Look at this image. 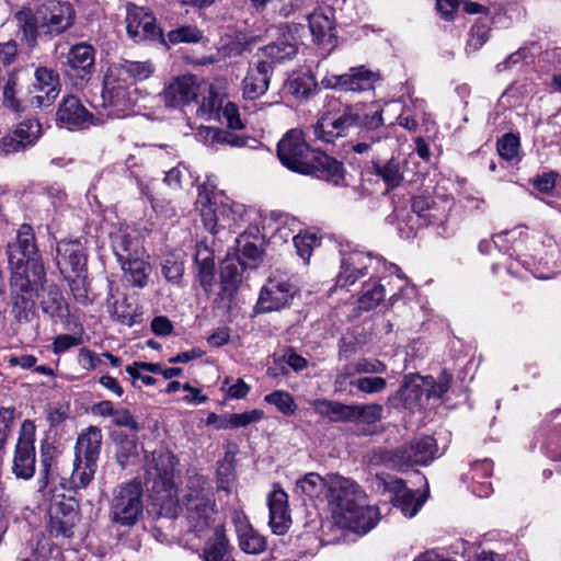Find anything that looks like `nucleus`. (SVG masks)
Masks as SVG:
<instances>
[{
	"label": "nucleus",
	"mask_w": 561,
	"mask_h": 561,
	"mask_svg": "<svg viewBox=\"0 0 561 561\" xmlns=\"http://www.w3.org/2000/svg\"><path fill=\"white\" fill-rule=\"evenodd\" d=\"M277 157L283 165L295 172L314 174L335 186L346 184L343 164L322 151L311 149L300 129H290L283 136L277 146Z\"/></svg>",
	"instance_id": "obj_1"
},
{
	"label": "nucleus",
	"mask_w": 561,
	"mask_h": 561,
	"mask_svg": "<svg viewBox=\"0 0 561 561\" xmlns=\"http://www.w3.org/2000/svg\"><path fill=\"white\" fill-rule=\"evenodd\" d=\"M182 504L185 507L187 533L195 534L198 538L205 537L211 530L216 504L211 488L203 476L188 479Z\"/></svg>",
	"instance_id": "obj_2"
},
{
	"label": "nucleus",
	"mask_w": 561,
	"mask_h": 561,
	"mask_svg": "<svg viewBox=\"0 0 561 561\" xmlns=\"http://www.w3.org/2000/svg\"><path fill=\"white\" fill-rule=\"evenodd\" d=\"M154 66L151 61L124 60L113 64L103 82L102 98L112 106L126 108L130 104V87L136 81L151 77Z\"/></svg>",
	"instance_id": "obj_3"
},
{
	"label": "nucleus",
	"mask_w": 561,
	"mask_h": 561,
	"mask_svg": "<svg viewBox=\"0 0 561 561\" xmlns=\"http://www.w3.org/2000/svg\"><path fill=\"white\" fill-rule=\"evenodd\" d=\"M112 250L121 263L124 277L135 287L144 288L148 284L150 265L142 259V248L128 226H119L110 232Z\"/></svg>",
	"instance_id": "obj_4"
},
{
	"label": "nucleus",
	"mask_w": 561,
	"mask_h": 561,
	"mask_svg": "<svg viewBox=\"0 0 561 561\" xmlns=\"http://www.w3.org/2000/svg\"><path fill=\"white\" fill-rule=\"evenodd\" d=\"M76 19L77 12L70 2L46 0L35 9L27 28L32 39L36 36L53 38L69 31L75 25Z\"/></svg>",
	"instance_id": "obj_5"
},
{
	"label": "nucleus",
	"mask_w": 561,
	"mask_h": 561,
	"mask_svg": "<svg viewBox=\"0 0 561 561\" xmlns=\"http://www.w3.org/2000/svg\"><path fill=\"white\" fill-rule=\"evenodd\" d=\"M7 254L11 275L20 273L22 276L45 277V268L30 225L24 224L19 228L15 240L8 244Z\"/></svg>",
	"instance_id": "obj_6"
},
{
	"label": "nucleus",
	"mask_w": 561,
	"mask_h": 561,
	"mask_svg": "<svg viewBox=\"0 0 561 561\" xmlns=\"http://www.w3.org/2000/svg\"><path fill=\"white\" fill-rule=\"evenodd\" d=\"M45 277L11 275L10 301L11 313L16 322L28 323L35 316V297L38 290L44 289Z\"/></svg>",
	"instance_id": "obj_7"
},
{
	"label": "nucleus",
	"mask_w": 561,
	"mask_h": 561,
	"mask_svg": "<svg viewBox=\"0 0 561 561\" xmlns=\"http://www.w3.org/2000/svg\"><path fill=\"white\" fill-rule=\"evenodd\" d=\"M142 489L139 482L118 486L111 504V518L122 526H133L142 514Z\"/></svg>",
	"instance_id": "obj_8"
},
{
	"label": "nucleus",
	"mask_w": 561,
	"mask_h": 561,
	"mask_svg": "<svg viewBox=\"0 0 561 561\" xmlns=\"http://www.w3.org/2000/svg\"><path fill=\"white\" fill-rule=\"evenodd\" d=\"M34 433L33 422L24 421L15 446L12 466V471L18 479L30 480L35 473Z\"/></svg>",
	"instance_id": "obj_9"
},
{
	"label": "nucleus",
	"mask_w": 561,
	"mask_h": 561,
	"mask_svg": "<svg viewBox=\"0 0 561 561\" xmlns=\"http://www.w3.org/2000/svg\"><path fill=\"white\" fill-rule=\"evenodd\" d=\"M380 257H373L369 253L353 251L344 254L341 260V272L337 276V284L342 287L353 285L359 277H363L371 270L374 274L380 273Z\"/></svg>",
	"instance_id": "obj_10"
},
{
	"label": "nucleus",
	"mask_w": 561,
	"mask_h": 561,
	"mask_svg": "<svg viewBox=\"0 0 561 561\" xmlns=\"http://www.w3.org/2000/svg\"><path fill=\"white\" fill-rule=\"evenodd\" d=\"M126 28L128 35L136 42L149 39L158 41L167 45L163 33L156 23V18L146 8L137 5L128 7Z\"/></svg>",
	"instance_id": "obj_11"
},
{
	"label": "nucleus",
	"mask_w": 561,
	"mask_h": 561,
	"mask_svg": "<svg viewBox=\"0 0 561 561\" xmlns=\"http://www.w3.org/2000/svg\"><path fill=\"white\" fill-rule=\"evenodd\" d=\"M378 76L365 67L351 68L344 75H327L322 78L321 84L327 89H337L341 91L360 92L374 88Z\"/></svg>",
	"instance_id": "obj_12"
},
{
	"label": "nucleus",
	"mask_w": 561,
	"mask_h": 561,
	"mask_svg": "<svg viewBox=\"0 0 561 561\" xmlns=\"http://www.w3.org/2000/svg\"><path fill=\"white\" fill-rule=\"evenodd\" d=\"M376 483L378 488H383L393 494L394 506L407 517L415 516L425 502L424 496L415 497L414 492L408 489L401 479L390 476H377Z\"/></svg>",
	"instance_id": "obj_13"
},
{
	"label": "nucleus",
	"mask_w": 561,
	"mask_h": 561,
	"mask_svg": "<svg viewBox=\"0 0 561 561\" xmlns=\"http://www.w3.org/2000/svg\"><path fill=\"white\" fill-rule=\"evenodd\" d=\"M57 124L66 129L76 130L94 125V116L75 95L64 96L56 112Z\"/></svg>",
	"instance_id": "obj_14"
},
{
	"label": "nucleus",
	"mask_w": 561,
	"mask_h": 561,
	"mask_svg": "<svg viewBox=\"0 0 561 561\" xmlns=\"http://www.w3.org/2000/svg\"><path fill=\"white\" fill-rule=\"evenodd\" d=\"M360 493L355 482L340 476L329 477V488L325 501L332 507L335 519L344 513L345 508L358 502Z\"/></svg>",
	"instance_id": "obj_15"
},
{
	"label": "nucleus",
	"mask_w": 561,
	"mask_h": 561,
	"mask_svg": "<svg viewBox=\"0 0 561 561\" xmlns=\"http://www.w3.org/2000/svg\"><path fill=\"white\" fill-rule=\"evenodd\" d=\"M41 135V123L35 118H26L0 139V154H10L33 146Z\"/></svg>",
	"instance_id": "obj_16"
},
{
	"label": "nucleus",
	"mask_w": 561,
	"mask_h": 561,
	"mask_svg": "<svg viewBox=\"0 0 561 561\" xmlns=\"http://www.w3.org/2000/svg\"><path fill=\"white\" fill-rule=\"evenodd\" d=\"M294 294L295 286L289 280L270 277L260 293L257 308L262 312L279 310L288 306Z\"/></svg>",
	"instance_id": "obj_17"
},
{
	"label": "nucleus",
	"mask_w": 561,
	"mask_h": 561,
	"mask_svg": "<svg viewBox=\"0 0 561 561\" xmlns=\"http://www.w3.org/2000/svg\"><path fill=\"white\" fill-rule=\"evenodd\" d=\"M59 93L58 76L50 69L38 68L35 71V81L27 94L31 107L49 106Z\"/></svg>",
	"instance_id": "obj_18"
},
{
	"label": "nucleus",
	"mask_w": 561,
	"mask_h": 561,
	"mask_svg": "<svg viewBox=\"0 0 561 561\" xmlns=\"http://www.w3.org/2000/svg\"><path fill=\"white\" fill-rule=\"evenodd\" d=\"M199 92L198 79L185 75L173 79L162 91L161 98L168 107H182L197 99Z\"/></svg>",
	"instance_id": "obj_19"
},
{
	"label": "nucleus",
	"mask_w": 561,
	"mask_h": 561,
	"mask_svg": "<svg viewBox=\"0 0 561 561\" xmlns=\"http://www.w3.org/2000/svg\"><path fill=\"white\" fill-rule=\"evenodd\" d=\"M436 453L437 445L433 437H417L394 451V461L398 465H427Z\"/></svg>",
	"instance_id": "obj_20"
},
{
	"label": "nucleus",
	"mask_w": 561,
	"mask_h": 561,
	"mask_svg": "<svg viewBox=\"0 0 561 561\" xmlns=\"http://www.w3.org/2000/svg\"><path fill=\"white\" fill-rule=\"evenodd\" d=\"M94 61L95 49L93 46L87 43L76 44L67 54L65 72L70 78L85 80L94 69Z\"/></svg>",
	"instance_id": "obj_21"
},
{
	"label": "nucleus",
	"mask_w": 561,
	"mask_h": 561,
	"mask_svg": "<svg viewBox=\"0 0 561 561\" xmlns=\"http://www.w3.org/2000/svg\"><path fill=\"white\" fill-rule=\"evenodd\" d=\"M378 520V511L374 506L354 503L336 518V523L357 534H366L375 527Z\"/></svg>",
	"instance_id": "obj_22"
},
{
	"label": "nucleus",
	"mask_w": 561,
	"mask_h": 561,
	"mask_svg": "<svg viewBox=\"0 0 561 561\" xmlns=\"http://www.w3.org/2000/svg\"><path fill=\"white\" fill-rule=\"evenodd\" d=\"M270 526L274 534H285L291 524L288 510V496L282 489L274 490L268 496Z\"/></svg>",
	"instance_id": "obj_23"
},
{
	"label": "nucleus",
	"mask_w": 561,
	"mask_h": 561,
	"mask_svg": "<svg viewBox=\"0 0 561 561\" xmlns=\"http://www.w3.org/2000/svg\"><path fill=\"white\" fill-rule=\"evenodd\" d=\"M102 431L100 427L91 425L82 431L75 445V458L84 462L98 465L102 447Z\"/></svg>",
	"instance_id": "obj_24"
},
{
	"label": "nucleus",
	"mask_w": 561,
	"mask_h": 561,
	"mask_svg": "<svg viewBox=\"0 0 561 561\" xmlns=\"http://www.w3.org/2000/svg\"><path fill=\"white\" fill-rule=\"evenodd\" d=\"M57 265L62 274H79L85 265V255L79 241L62 240L57 244Z\"/></svg>",
	"instance_id": "obj_25"
},
{
	"label": "nucleus",
	"mask_w": 561,
	"mask_h": 561,
	"mask_svg": "<svg viewBox=\"0 0 561 561\" xmlns=\"http://www.w3.org/2000/svg\"><path fill=\"white\" fill-rule=\"evenodd\" d=\"M353 119L347 117L346 111L339 117L325 114L313 126L314 137L323 142H333L352 126Z\"/></svg>",
	"instance_id": "obj_26"
},
{
	"label": "nucleus",
	"mask_w": 561,
	"mask_h": 561,
	"mask_svg": "<svg viewBox=\"0 0 561 561\" xmlns=\"http://www.w3.org/2000/svg\"><path fill=\"white\" fill-rule=\"evenodd\" d=\"M272 71L267 62H257L256 67L250 69L242 81L243 96L255 100L262 96L268 89Z\"/></svg>",
	"instance_id": "obj_27"
},
{
	"label": "nucleus",
	"mask_w": 561,
	"mask_h": 561,
	"mask_svg": "<svg viewBox=\"0 0 561 561\" xmlns=\"http://www.w3.org/2000/svg\"><path fill=\"white\" fill-rule=\"evenodd\" d=\"M231 550L224 527L217 526L205 543L202 558L203 561H233Z\"/></svg>",
	"instance_id": "obj_28"
},
{
	"label": "nucleus",
	"mask_w": 561,
	"mask_h": 561,
	"mask_svg": "<svg viewBox=\"0 0 561 561\" xmlns=\"http://www.w3.org/2000/svg\"><path fill=\"white\" fill-rule=\"evenodd\" d=\"M316 413L335 423H352V404H344L328 399H317L309 402Z\"/></svg>",
	"instance_id": "obj_29"
},
{
	"label": "nucleus",
	"mask_w": 561,
	"mask_h": 561,
	"mask_svg": "<svg viewBox=\"0 0 561 561\" xmlns=\"http://www.w3.org/2000/svg\"><path fill=\"white\" fill-rule=\"evenodd\" d=\"M407 162L400 158H390L385 162L374 163V173L382 180L387 190H393L398 187L404 174Z\"/></svg>",
	"instance_id": "obj_30"
},
{
	"label": "nucleus",
	"mask_w": 561,
	"mask_h": 561,
	"mask_svg": "<svg viewBox=\"0 0 561 561\" xmlns=\"http://www.w3.org/2000/svg\"><path fill=\"white\" fill-rule=\"evenodd\" d=\"M297 54L296 43H291L284 38L275 43H271L261 49V60L259 62H267L270 70L273 71L275 64H280L291 59Z\"/></svg>",
	"instance_id": "obj_31"
},
{
	"label": "nucleus",
	"mask_w": 561,
	"mask_h": 561,
	"mask_svg": "<svg viewBox=\"0 0 561 561\" xmlns=\"http://www.w3.org/2000/svg\"><path fill=\"white\" fill-rule=\"evenodd\" d=\"M305 18L308 20L310 32L317 42L322 41L333 27V13L329 7L314 9L311 13H306Z\"/></svg>",
	"instance_id": "obj_32"
},
{
	"label": "nucleus",
	"mask_w": 561,
	"mask_h": 561,
	"mask_svg": "<svg viewBox=\"0 0 561 561\" xmlns=\"http://www.w3.org/2000/svg\"><path fill=\"white\" fill-rule=\"evenodd\" d=\"M329 488V478L324 479L316 472L307 473L296 482V490L309 499L325 500Z\"/></svg>",
	"instance_id": "obj_33"
},
{
	"label": "nucleus",
	"mask_w": 561,
	"mask_h": 561,
	"mask_svg": "<svg viewBox=\"0 0 561 561\" xmlns=\"http://www.w3.org/2000/svg\"><path fill=\"white\" fill-rule=\"evenodd\" d=\"M347 117L354 118L352 126L357 125L367 130H375L383 124L382 112L359 106L346 108Z\"/></svg>",
	"instance_id": "obj_34"
},
{
	"label": "nucleus",
	"mask_w": 561,
	"mask_h": 561,
	"mask_svg": "<svg viewBox=\"0 0 561 561\" xmlns=\"http://www.w3.org/2000/svg\"><path fill=\"white\" fill-rule=\"evenodd\" d=\"M106 306L111 317L114 318L116 321L128 327H131L135 323V319L137 316L136 311L131 307V305L127 302V299L125 297L122 298V300H118L115 299L112 293H110Z\"/></svg>",
	"instance_id": "obj_35"
},
{
	"label": "nucleus",
	"mask_w": 561,
	"mask_h": 561,
	"mask_svg": "<svg viewBox=\"0 0 561 561\" xmlns=\"http://www.w3.org/2000/svg\"><path fill=\"white\" fill-rule=\"evenodd\" d=\"M98 465L93 462H84L81 459H73V469L70 477V488L83 489L90 484L96 472Z\"/></svg>",
	"instance_id": "obj_36"
},
{
	"label": "nucleus",
	"mask_w": 561,
	"mask_h": 561,
	"mask_svg": "<svg viewBox=\"0 0 561 561\" xmlns=\"http://www.w3.org/2000/svg\"><path fill=\"white\" fill-rule=\"evenodd\" d=\"M383 407L379 403L352 404V423L375 424L382 419Z\"/></svg>",
	"instance_id": "obj_37"
},
{
	"label": "nucleus",
	"mask_w": 561,
	"mask_h": 561,
	"mask_svg": "<svg viewBox=\"0 0 561 561\" xmlns=\"http://www.w3.org/2000/svg\"><path fill=\"white\" fill-rule=\"evenodd\" d=\"M240 549L249 554H259L265 551L266 540L253 527L237 534Z\"/></svg>",
	"instance_id": "obj_38"
},
{
	"label": "nucleus",
	"mask_w": 561,
	"mask_h": 561,
	"mask_svg": "<svg viewBox=\"0 0 561 561\" xmlns=\"http://www.w3.org/2000/svg\"><path fill=\"white\" fill-rule=\"evenodd\" d=\"M64 304L65 299L58 286L48 285L46 288V297L41 300L43 312L50 317H60Z\"/></svg>",
	"instance_id": "obj_39"
},
{
	"label": "nucleus",
	"mask_w": 561,
	"mask_h": 561,
	"mask_svg": "<svg viewBox=\"0 0 561 561\" xmlns=\"http://www.w3.org/2000/svg\"><path fill=\"white\" fill-rule=\"evenodd\" d=\"M385 288L377 283H368L363 287V293L358 299V308L363 311H369L383 300Z\"/></svg>",
	"instance_id": "obj_40"
},
{
	"label": "nucleus",
	"mask_w": 561,
	"mask_h": 561,
	"mask_svg": "<svg viewBox=\"0 0 561 561\" xmlns=\"http://www.w3.org/2000/svg\"><path fill=\"white\" fill-rule=\"evenodd\" d=\"M20 93L16 81L10 78L3 88L4 105L15 112L24 111L30 104L27 103V95L19 96Z\"/></svg>",
	"instance_id": "obj_41"
},
{
	"label": "nucleus",
	"mask_w": 561,
	"mask_h": 561,
	"mask_svg": "<svg viewBox=\"0 0 561 561\" xmlns=\"http://www.w3.org/2000/svg\"><path fill=\"white\" fill-rule=\"evenodd\" d=\"M453 376L442 371L436 380L432 376L424 377L423 385L427 388V398L440 399L449 389Z\"/></svg>",
	"instance_id": "obj_42"
},
{
	"label": "nucleus",
	"mask_w": 561,
	"mask_h": 561,
	"mask_svg": "<svg viewBox=\"0 0 561 561\" xmlns=\"http://www.w3.org/2000/svg\"><path fill=\"white\" fill-rule=\"evenodd\" d=\"M451 204L449 201H438L434 204V207L428 210L427 215L423 218L428 225H437L443 228L442 234L445 237L449 236L446 227L444 226L448 219Z\"/></svg>",
	"instance_id": "obj_43"
},
{
	"label": "nucleus",
	"mask_w": 561,
	"mask_h": 561,
	"mask_svg": "<svg viewBox=\"0 0 561 561\" xmlns=\"http://www.w3.org/2000/svg\"><path fill=\"white\" fill-rule=\"evenodd\" d=\"M317 88V82L312 75L300 73L289 81L290 92L298 99L308 98Z\"/></svg>",
	"instance_id": "obj_44"
},
{
	"label": "nucleus",
	"mask_w": 561,
	"mask_h": 561,
	"mask_svg": "<svg viewBox=\"0 0 561 561\" xmlns=\"http://www.w3.org/2000/svg\"><path fill=\"white\" fill-rule=\"evenodd\" d=\"M294 245L297 254L308 263L313 249L320 247L321 241L314 233H298L294 237Z\"/></svg>",
	"instance_id": "obj_45"
},
{
	"label": "nucleus",
	"mask_w": 561,
	"mask_h": 561,
	"mask_svg": "<svg viewBox=\"0 0 561 561\" xmlns=\"http://www.w3.org/2000/svg\"><path fill=\"white\" fill-rule=\"evenodd\" d=\"M203 38V32L196 26L183 25L178 28L171 30L168 33V41L170 44L176 45L180 43H197Z\"/></svg>",
	"instance_id": "obj_46"
},
{
	"label": "nucleus",
	"mask_w": 561,
	"mask_h": 561,
	"mask_svg": "<svg viewBox=\"0 0 561 561\" xmlns=\"http://www.w3.org/2000/svg\"><path fill=\"white\" fill-rule=\"evenodd\" d=\"M156 461V471L157 476L164 482L168 483L175 470L178 465L176 457L170 451H162L157 457H154Z\"/></svg>",
	"instance_id": "obj_47"
},
{
	"label": "nucleus",
	"mask_w": 561,
	"mask_h": 561,
	"mask_svg": "<svg viewBox=\"0 0 561 561\" xmlns=\"http://www.w3.org/2000/svg\"><path fill=\"white\" fill-rule=\"evenodd\" d=\"M424 377L409 374L403 378V382L399 389V394L404 402L417 400L422 394V383Z\"/></svg>",
	"instance_id": "obj_48"
},
{
	"label": "nucleus",
	"mask_w": 561,
	"mask_h": 561,
	"mask_svg": "<svg viewBox=\"0 0 561 561\" xmlns=\"http://www.w3.org/2000/svg\"><path fill=\"white\" fill-rule=\"evenodd\" d=\"M350 385L366 394L382 392L387 388V380L382 377H359L350 381Z\"/></svg>",
	"instance_id": "obj_49"
},
{
	"label": "nucleus",
	"mask_w": 561,
	"mask_h": 561,
	"mask_svg": "<svg viewBox=\"0 0 561 561\" xmlns=\"http://www.w3.org/2000/svg\"><path fill=\"white\" fill-rule=\"evenodd\" d=\"M264 400L267 403L275 405L285 415H291L296 411L294 398L287 391H274L266 394Z\"/></svg>",
	"instance_id": "obj_50"
},
{
	"label": "nucleus",
	"mask_w": 561,
	"mask_h": 561,
	"mask_svg": "<svg viewBox=\"0 0 561 561\" xmlns=\"http://www.w3.org/2000/svg\"><path fill=\"white\" fill-rule=\"evenodd\" d=\"M499 154L505 160L514 159L519 150V138L514 134H506L497 140Z\"/></svg>",
	"instance_id": "obj_51"
},
{
	"label": "nucleus",
	"mask_w": 561,
	"mask_h": 561,
	"mask_svg": "<svg viewBox=\"0 0 561 561\" xmlns=\"http://www.w3.org/2000/svg\"><path fill=\"white\" fill-rule=\"evenodd\" d=\"M150 158L156 160L161 165L171 164L178 156L175 148L171 146L151 145L148 147Z\"/></svg>",
	"instance_id": "obj_52"
},
{
	"label": "nucleus",
	"mask_w": 561,
	"mask_h": 561,
	"mask_svg": "<svg viewBox=\"0 0 561 561\" xmlns=\"http://www.w3.org/2000/svg\"><path fill=\"white\" fill-rule=\"evenodd\" d=\"M225 102L226 101L217 93L210 90L207 99L203 101L198 111L202 115H207L210 118H220V111L224 107Z\"/></svg>",
	"instance_id": "obj_53"
},
{
	"label": "nucleus",
	"mask_w": 561,
	"mask_h": 561,
	"mask_svg": "<svg viewBox=\"0 0 561 561\" xmlns=\"http://www.w3.org/2000/svg\"><path fill=\"white\" fill-rule=\"evenodd\" d=\"M264 416V412L259 409H253L242 413L230 414V424L233 428L244 427L253 423H257Z\"/></svg>",
	"instance_id": "obj_54"
},
{
	"label": "nucleus",
	"mask_w": 561,
	"mask_h": 561,
	"mask_svg": "<svg viewBox=\"0 0 561 561\" xmlns=\"http://www.w3.org/2000/svg\"><path fill=\"white\" fill-rule=\"evenodd\" d=\"M220 117L226 119L228 127L231 129L239 130L243 128V123L240 118L237 105L228 100H226L225 105L220 111Z\"/></svg>",
	"instance_id": "obj_55"
},
{
	"label": "nucleus",
	"mask_w": 561,
	"mask_h": 561,
	"mask_svg": "<svg viewBox=\"0 0 561 561\" xmlns=\"http://www.w3.org/2000/svg\"><path fill=\"white\" fill-rule=\"evenodd\" d=\"M356 375H359L357 362L355 360L346 364L334 379V386L336 390H345L346 385H350V381L354 380Z\"/></svg>",
	"instance_id": "obj_56"
},
{
	"label": "nucleus",
	"mask_w": 561,
	"mask_h": 561,
	"mask_svg": "<svg viewBox=\"0 0 561 561\" xmlns=\"http://www.w3.org/2000/svg\"><path fill=\"white\" fill-rule=\"evenodd\" d=\"M312 3L313 0H289L288 2H284L279 13L285 18L296 13L305 18L306 13H310L308 9L312 5Z\"/></svg>",
	"instance_id": "obj_57"
},
{
	"label": "nucleus",
	"mask_w": 561,
	"mask_h": 561,
	"mask_svg": "<svg viewBox=\"0 0 561 561\" xmlns=\"http://www.w3.org/2000/svg\"><path fill=\"white\" fill-rule=\"evenodd\" d=\"M247 209L244 205L238 203L222 204L219 209V215L227 219L228 221H232L233 224H239L243 216L245 215Z\"/></svg>",
	"instance_id": "obj_58"
},
{
	"label": "nucleus",
	"mask_w": 561,
	"mask_h": 561,
	"mask_svg": "<svg viewBox=\"0 0 561 561\" xmlns=\"http://www.w3.org/2000/svg\"><path fill=\"white\" fill-rule=\"evenodd\" d=\"M356 362L359 375H379L387 371V365L376 358H360Z\"/></svg>",
	"instance_id": "obj_59"
},
{
	"label": "nucleus",
	"mask_w": 561,
	"mask_h": 561,
	"mask_svg": "<svg viewBox=\"0 0 561 561\" xmlns=\"http://www.w3.org/2000/svg\"><path fill=\"white\" fill-rule=\"evenodd\" d=\"M204 199L206 202H208L207 196H199V198L197 201V204L203 205V208L201 209V215L203 217L204 225H205L206 229H208L210 232H216V227L218 225L219 215L217 214V211L213 210V208L210 206H207L204 203Z\"/></svg>",
	"instance_id": "obj_60"
},
{
	"label": "nucleus",
	"mask_w": 561,
	"mask_h": 561,
	"mask_svg": "<svg viewBox=\"0 0 561 561\" xmlns=\"http://www.w3.org/2000/svg\"><path fill=\"white\" fill-rule=\"evenodd\" d=\"M112 421L119 427H127L134 432L139 430V424L127 409H116Z\"/></svg>",
	"instance_id": "obj_61"
},
{
	"label": "nucleus",
	"mask_w": 561,
	"mask_h": 561,
	"mask_svg": "<svg viewBox=\"0 0 561 561\" xmlns=\"http://www.w3.org/2000/svg\"><path fill=\"white\" fill-rule=\"evenodd\" d=\"M79 365L87 370H93L102 364V359L89 348H81L78 355Z\"/></svg>",
	"instance_id": "obj_62"
},
{
	"label": "nucleus",
	"mask_w": 561,
	"mask_h": 561,
	"mask_svg": "<svg viewBox=\"0 0 561 561\" xmlns=\"http://www.w3.org/2000/svg\"><path fill=\"white\" fill-rule=\"evenodd\" d=\"M488 41V30L483 25L474 26L471 30L470 37L467 43L469 50H478Z\"/></svg>",
	"instance_id": "obj_63"
},
{
	"label": "nucleus",
	"mask_w": 561,
	"mask_h": 561,
	"mask_svg": "<svg viewBox=\"0 0 561 561\" xmlns=\"http://www.w3.org/2000/svg\"><path fill=\"white\" fill-rule=\"evenodd\" d=\"M239 261L245 265V260L256 262L262 256V250L253 242H244L240 248Z\"/></svg>",
	"instance_id": "obj_64"
}]
</instances>
